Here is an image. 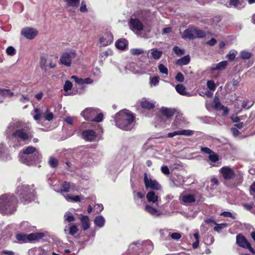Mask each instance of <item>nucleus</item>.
<instances>
[{
	"mask_svg": "<svg viewBox=\"0 0 255 255\" xmlns=\"http://www.w3.org/2000/svg\"><path fill=\"white\" fill-rule=\"evenodd\" d=\"M205 36L206 33L202 30L194 27H190L184 30L182 37L184 39H193L197 38H203Z\"/></svg>",
	"mask_w": 255,
	"mask_h": 255,
	"instance_id": "423d86ee",
	"label": "nucleus"
},
{
	"mask_svg": "<svg viewBox=\"0 0 255 255\" xmlns=\"http://www.w3.org/2000/svg\"><path fill=\"white\" fill-rule=\"evenodd\" d=\"M6 52L8 55L10 56L14 55L16 53L15 49L12 46L7 47L6 50Z\"/></svg>",
	"mask_w": 255,
	"mask_h": 255,
	"instance_id": "680f3d73",
	"label": "nucleus"
},
{
	"mask_svg": "<svg viewBox=\"0 0 255 255\" xmlns=\"http://www.w3.org/2000/svg\"><path fill=\"white\" fill-rule=\"evenodd\" d=\"M200 149L202 152H204L206 154H209V155L212 153L213 152L211 149L207 147L201 146L200 147Z\"/></svg>",
	"mask_w": 255,
	"mask_h": 255,
	"instance_id": "338daca9",
	"label": "nucleus"
},
{
	"mask_svg": "<svg viewBox=\"0 0 255 255\" xmlns=\"http://www.w3.org/2000/svg\"><path fill=\"white\" fill-rule=\"evenodd\" d=\"M82 227L83 230L86 231L90 227L89 218L87 216H82L81 218Z\"/></svg>",
	"mask_w": 255,
	"mask_h": 255,
	"instance_id": "e433bc0d",
	"label": "nucleus"
},
{
	"mask_svg": "<svg viewBox=\"0 0 255 255\" xmlns=\"http://www.w3.org/2000/svg\"><path fill=\"white\" fill-rule=\"evenodd\" d=\"M172 127L173 128H180L182 127L180 121H179L178 119H176L174 122L172 123Z\"/></svg>",
	"mask_w": 255,
	"mask_h": 255,
	"instance_id": "0e129e2a",
	"label": "nucleus"
},
{
	"mask_svg": "<svg viewBox=\"0 0 255 255\" xmlns=\"http://www.w3.org/2000/svg\"><path fill=\"white\" fill-rule=\"evenodd\" d=\"M216 226L214 228V230L218 233L220 232L221 230L227 227L228 225L227 223L217 224H215Z\"/></svg>",
	"mask_w": 255,
	"mask_h": 255,
	"instance_id": "09e8293b",
	"label": "nucleus"
},
{
	"mask_svg": "<svg viewBox=\"0 0 255 255\" xmlns=\"http://www.w3.org/2000/svg\"><path fill=\"white\" fill-rule=\"evenodd\" d=\"M227 61H223L216 64H213L211 67V70L212 71L223 70L227 67Z\"/></svg>",
	"mask_w": 255,
	"mask_h": 255,
	"instance_id": "7c9ffc66",
	"label": "nucleus"
},
{
	"mask_svg": "<svg viewBox=\"0 0 255 255\" xmlns=\"http://www.w3.org/2000/svg\"><path fill=\"white\" fill-rule=\"evenodd\" d=\"M60 252L63 255H72V252H71V250H69L65 246L62 247L60 249Z\"/></svg>",
	"mask_w": 255,
	"mask_h": 255,
	"instance_id": "864d4df0",
	"label": "nucleus"
},
{
	"mask_svg": "<svg viewBox=\"0 0 255 255\" xmlns=\"http://www.w3.org/2000/svg\"><path fill=\"white\" fill-rule=\"evenodd\" d=\"M208 158L211 162L210 164L212 166H215V163L219 160V155L214 152L209 155Z\"/></svg>",
	"mask_w": 255,
	"mask_h": 255,
	"instance_id": "58836bf2",
	"label": "nucleus"
},
{
	"mask_svg": "<svg viewBox=\"0 0 255 255\" xmlns=\"http://www.w3.org/2000/svg\"><path fill=\"white\" fill-rule=\"evenodd\" d=\"M175 89L176 92L181 95L186 96L188 97H190L191 96L190 93L187 92L186 91V88L184 85L182 84H177L175 86Z\"/></svg>",
	"mask_w": 255,
	"mask_h": 255,
	"instance_id": "f704fd0d",
	"label": "nucleus"
},
{
	"mask_svg": "<svg viewBox=\"0 0 255 255\" xmlns=\"http://www.w3.org/2000/svg\"><path fill=\"white\" fill-rule=\"evenodd\" d=\"M173 51L178 55H181L184 53V50L179 48L178 46H176L173 47Z\"/></svg>",
	"mask_w": 255,
	"mask_h": 255,
	"instance_id": "052dcab7",
	"label": "nucleus"
},
{
	"mask_svg": "<svg viewBox=\"0 0 255 255\" xmlns=\"http://www.w3.org/2000/svg\"><path fill=\"white\" fill-rule=\"evenodd\" d=\"M71 79H73L75 81V82L78 84L81 85H83L82 82H83V80L82 78H79L77 77L76 76L73 75L71 76Z\"/></svg>",
	"mask_w": 255,
	"mask_h": 255,
	"instance_id": "69168bd1",
	"label": "nucleus"
},
{
	"mask_svg": "<svg viewBox=\"0 0 255 255\" xmlns=\"http://www.w3.org/2000/svg\"><path fill=\"white\" fill-rule=\"evenodd\" d=\"M160 112L162 115L167 118H170L173 116L175 113V110L173 109L162 107Z\"/></svg>",
	"mask_w": 255,
	"mask_h": 255,
	"instance_id": "72a5a7b5",
	"label": "nucleus"
},
{
	"mask_svg": "<svg viewBox=\"0 0 255 255\" xmlns=\"http://www.w3.org/2000/svg\"><path fill=\"white\" fill-rule=\"evenodd\" d=\"M75 190H76V189L74 183L65 181L62 184L61 188L57 192L67 193L70 191H74Z\"/></svg>",
	"mask_w": 255,
	"mask_h": 255,
	"instance_id": "dca6fc26",
	"label": "nucleus"
},
{
	"mask_svg": "<svg viewBox=\"0 0 255 255\" xmlns=\"http://www.w3.org/2000/svg\"><path fill=\"white\" fill-rule=\"evenodd\" d=\"M75 57L76 52L74 50L64 52L60 57V64L66 67H69L71 65L72 60Z\"/></svg>",
	"mask_w": 255,
	"mask_h": 255,
	"instance_id": "0eeeda50",
	"label": "nucleus"
},
{
	"mask_svg": "<svg viewBox=\"0 0 255 255\" xmlns=\"http://www.w3.org/2000/svg\"><path fill=\"white\" fill-rule=\"evenodd\" d=\"M141 245L140 246V250L145 253V255H147L152 251L153 246L152 242L149 240L140 242Z\"/></svg>",
	"mask_w": 255,
	"mask_h": 255,
	"instance_id": "a211bd4d",
	"label": "nucleus"
},
{
	"mask_svg": "<svg viewBox=\"0 0 255 255\" xmlns=\"http://www.w3.org/2000/svg\"><path fill=\"white\" fill-rule=\"evenodd\" d=\"M0 95L11 97L13 95V93L11 92L9 90L0 89Z\"/></svg>",
	"mask_w": 255,
	"mask_h": 255,
	"instance_id": "3c124183",
	"label": "nucleus"
},
{
	"mask_svg": "<svg viewBox=\"0 0 255 255\" xmlns=\"http://www.w3.org/2000/svg\"><path fill=\"white\" fill-rule=\"evenodd\" d=\"M169 236L173 240H179L181 237V234L179 233H173L170 234Z\"/></svg>",
	"mask_w": 255,
	"mask_h": 255,
	"instance_id": "774afa93",
	"label": "nucleus"
},
{
	"mask_svg": "<svg viewBox=\"0 0 255 255\" xmlns=\"http://www.w3.org/2000/svg\"><path fill=\"white\" fill-rule=\"evenodd\" d=\"M64 231L66 235L73 236L77 233L78 229L75 224L70 223L65 227Z\"/></svg>",
	"mask_w": 255,
	"mask_h": 255,
	"instance_id": "5701e85b",
	"label": "nucleus"
},
{
	"mask_svg": "<svg viewBox=\"0 0 255 255\" xmlns=\"http://www.w3.org/2000/svg\"><path fill=\"white\" fill-rule=\"evenodd\" d=\"M65 247L69 250H71V252H72V255H77V254L79 252V250L77 249L73 243H70L69 244L67 245Z\"/></svg>",
	"mask_w": 255,
	"mask_h": 255,
	"instance_id": "79ce46f5",
	"label": "nucleus"
},
{
	"mask_svg": "<svg viewBox=\"0 0 255 255\" xmlns=\"http://www.w3.org/2000/svg\"><path fill=\"white\" fill-rule=\"evenodd\" d=\"M64 223H69L70 224L75 220V217L71 212H66L64 216Z\"/></svg>",
	"mask_w": 255,
	"mask_h": 255,
	"instance_id": "4c0bfd02",
	"label": "nucleus"
},
{
	"mask_svg": "<svg viewBox=\"0 0 255 255\" xmlns=\"http://www.w3.org/2000/svg\"><path fill=\"white\" fill-rule=\"evenodd\" d=\"M82 137L87 141L92 142L96 140L97 134L93 129H86L82 131Z\"/></svg>",
	"mask_w": 255,
	"mask_h": 255,
	"instance_id": "9b49d317",
	"label": "nucleus"
},
{
	"mask_svg": "<svg viewBox=\"0 0 255 255\" xmlns=\"http://www.w3.org/2000/svg\"><path fill=\"white\" fill-rule=\"evenodd\" d=\"M207 86L208 89L211 91H214L216 89V86L213 80H209L207 82Z\"/></svg>",
	"mask_w": 255,
	"mask_h": 255,
	"instance_id": "4d7b16f0",
	"label": "nucleus"
},
{
	"mask_svg": "<svg viewBox=\"0 0 255 255\" xmlns=\"http://www.w3.org/2000/svg\"><path fill=\"white\" fill-rule=\"evenodd\" d=\"M35 115L33 116V118L35 120L38 121L40 120L43 116L44 117L46 120H48V114H43L42 110L39 108H36L34 110Z\"/></svg>",
	"mask_w": 255,
	"mask_h": 255,
	"instance_id": "473e14b6",
	"label": "nucleus"
},
{
	"mask_svg": "<svg viewBox=\"0 0 255 255\" xmlns=\"http://www.w3.org/2000/svg\"><path fill=\"white\" fill-rule=\"evenodd\" d=\"M15 198L10 195L5 194L0 197V211L4 214H10L15 210Z\"/></svg>",
	"mask_w": 255,
	"mask_h": 255,
	"instance_id": "20e7f679",
	"label": "nucleus"
},
{
	"mask_svg": "<svg viewBox=\"0 0 255 255\" xmlns=\"http://www.w3.org/2000/svg\"><path fill=\"white\" fill-rule=\"evenodd\" d=\"M64 197L68 202H78L83 199V196L81 195L73 196L70 194H67L64 195Z\"/></svg>",
	"mask_w": 255,
	"mask_h": 255,
	"instance_id": "2f4dec72",
	"label": "nucleus"
},
{
	"mask_svg": "<svg viewBox=\"0 0 255 255\" xmlns=\"http://www.w3.org/2000/svg\"><path fill=\"white\" fill-rule=\"evenodd\" d=\"M144 183L146 189L158 190L161 188L160 184L155 180L151 179L146 173L144 174Z\"/></svg>",
	"mask_w": 255,
	"mask_h": 255,
	"instance_id": "6e6552de",
	"label": "nucleus"
},
{
	"mask_svg": "<svg viewBox=\"0 0 255 255\" xmlns=\"http://www.w3.org/2000/svg\"><path fill=\"white\" fill-rule=\"evenodd\" d=\"M236 243L239 246L243 248H246L248 247V245L250 244L245 237L241 235L237 236Z\"/></svg>",
	"mask_w": 255,
	"mask_h": 255,
	"instance_id": "a878e982",
	"label": "nucleus"
},
{
	"mask_svg": "<svg viewBox=\"0 0 255 255\" xmlns=\"http://www.w3.org/2000/svg\"><path fill=\"white\" fill-rule=\"evenodd\" d=\"M194 131L190 129H182L174 131L169 132L168 134V137H173L178 135H183L185 136H191L194 134Z\"/></svg>",
	"mask_w": 255,
	"mask_h": 255,
	"instance_id": "6ab92c4d",
	"label": "nucleus"
},
{
	"mask_svg": "<svg viewBox=\"0 0 255 255\" xmlns=\"http://www.w3.org/2000/svg\"><path fill=\"white\" fill-rule=\"evenodd\" d=\"M103 114L102 113H99V114L97 113V114L96 115V116H95L93 121L99 123V122H102L103 121Z\"/></svg>",
	"mask_w": 255,
	"mask_h": 255,
	"instance_id": "bf43d9fd",
	"label": "nucleus"
},
{
	"mask_svg": "<svg viewBox=\"0 0 255 255\" xmlns=\"http://www.w3.org/2000/svg\"><path fill=\"white\" fill-rule=\"evenodd\" d=\"M213 107L216 110H221L223 108V106L221 105L220 100L217 97H215L214 99Z\"/></svg>",
	"mask_w": 255,
	"mask_h": 255,
	"instance_id": "37998d69",
	"label": "nucleus"
},
{
	"mask_svg": "<svg viewBox=\"0 0 255 255\" xmlns=\"http://www.w3.org/2000/svg\"><path fill=\"white\" fill-rule=\"evenodd\" d=\"M227 7H234L241 9L245 7L244 3L240 0H229L224 4Z\"/></svg>",
	"mask_w": 255,
	"mask_h": 255,
	"instance_id": "f3484780",
	"label": "nucleus"
},
{
	"mask_svg": "<svg viewBox=\"0 0 255 255\" xmlns=\"http://www.w3.org/2000/svg\"><path fill=\"white\" fill-rule=\"evenodd\" d=\"M99 42L102 46H107L113 42V35L110 31L104 33L103 36L100 38Z\"/></svg>",
	"mask_w": 255,
	"mask_h": 255,
	"instance_id": "4468645a",
	"label": "nucleus"
},
{
	"mask_svg": "<svg viewBox=\"0 0 255 255\" xmlns=\"http://www.w3.org/2000/svg\"><path fill=\"white\" fill-rule=\"evenodd\" d=\"M66 2L67 6L72 7H78L80 0H64Z\"/></svg>",
	"mask_w": 255,
	"mask_h": 255,
	"instance_id": "a18cd8bd",
	"label": "nucleus"
},
{
	"mask_svg": "<svg viewBox=\"0 0 255 255\" xmlns=\"http://www.w3.org/2000/svg\"><path fill=\"white\" fill-rule=\"evenodd\" d=\"M49 164H50L51 167L54 168L58 165V161L54 157H51L49 161Z\"/></svg>",
	"mask_w": 255,
	"mask_h": 255,
	"instance_id": "6e6d98bb",
	"label": "nucleus"
},
{
	"mask_svg": "<svg viewBox=\"0 0 255 255\" xmlns=\"http://www.w3.org/2000/svg\"><path fill=\"white\" fill-rule=\"evenodd\" d=\"M44 236L43 233H32L27 235V242H32L42 238Z\"/></svg>",
	"mask_w": 255,
	"mask_h": 255,
	"instance_id": "c9c22d12",
	"label": "nucleus"
},
{
	"mask_svg": "<svg viewBox=\"0 0 255 255\" xmlns=\"http://www.w3.org/2000/svg\"><path fill=\"white\" fill-rule=\"evenodd\" d=\"M158 68L159 72L163 74L168 75V69L163 64H159L158 66Z\"/></svg>",
	"mask_w": 255,
	"mask_h": 255,
	"instance_id": "603ef678",
	"label": "nucleus"
},
{
	"mask_svg": "<svg viewBox=\"0 0 255 255\" xmlns=\"http://www.w3.org/2000/svg\"><path fill=\"white\" fill-rule=\"evenodd\" d=\"M94 223L97 227L101 228L105 226L106 220L103 216L99 215L95 218Z\"/></svg>",
	"mask_w": 255,
	"mask_h": 255,
	"instance_id": "c756f323",
	"label": "nucleus"
},
{
	"mask_svg": "<svg viewBox=\"0 0 255 255\" xmlns=\"http://www.w3.org/2000/svg\"><path fill=\"white\" fill-rule=\"evenodd\" d=\"M237 53V51L235 50L231 51L229 53L227 54V58H228L230 60L233 61L235 59Z\"/></svg>",
	"mask_w": 255,
	"mask_h": 255,
	"instance_id": "13d9d810",
	"label": "nucleus"
},
{
	"mask_svg": "<svg viewBox=\"0 0 255 255\" xmlns=\"http://www.w3.org/2000/svg\"><path fill=\"white\" fill-rule=\"evenodd\" d=\"M144 51L141 48H132L130 50V53L133 55H139L143 54Z\"/></svg>",
	"mask_w": 255,
	"mask_h": 255,
	"instance_id": "de8ad7c7",
	"label": "nucleus"
},
{
	"mask_svg": "<svg viewBox=\"0 0 255 255\" xmlns=\"http://www.w3.org/2000/svg\"><path fill=\"white\" fill-rule=\"evenodd\" d=\"M21 34L27 39H32L37 35L38 31L33 28L25 27L21 30Z\"/></svg>",
	"mask_w": 255,
	"mask_h": 255,
	"instance_id": "2eb2a0df",
	"label": "nucleus"
},
{
	"mask_svg": "<svg viewBox=\"0 0 255 255\" xmlns=\"http://www.w3.org/2000/svg\"><path fill=\"white\" fill-rule=\"evenodd\" d=\"M159 77L158 76H154L150 77V84L151 86H157L159 84Z\"/></svg>",
	"mask_w": 255,
	"mask_h": 255,
	"instance_id": "49530a36",
	"label": "nucleus"
},
{
	"mask_svg": "<svg viewBox=\"0 0 255 255\" xmlns=\"http://www.w3.org/2000/svg\"><path fill=\"white\" fill-rule=\"evenodd\" d=\"M47 58L45 57H41L40 60V65L41 68L44 70V71L46 72L47 70Z\"/></svg>",
	"mask_w": 255,
	"mask_h": 255,
	"instance_id": "8fccbe9b",
	"label": "nucleus"
},
{
	"mask_svg": "<svg viewBox=\"0 0 255 255\" xmlns=\"http://www.w3.org/2000/svg\"><path fill=\"white\" fill-rule=\"evenodd\" d=\"M10 158L4 145L2 144H0V159L3 161H7Z\"/></svg>",
	"mask_w": 255,
	"mask_h": 255,
	"instance_id": "bb28decb",
	"label": "nucleus"
},
{
	"mask_svg": "<svg viewBox=\"0 0 255 255\" xmlns=\"http://www.w3.org/2000/svg\"><path fill=\"white\" fill-rule=\"evenodd\" d=\"M146 197L149 203H152L156 206L158 205V197L154 191L148 192Z\"/></svg>",
	"mask_w": 255,
	"mask_h": 255,
	"instance_id": "b1692460",
	"label": "nucleus"
},
{
	"mask_svg": "<svg viewBox=\"0 0 255 255\" xmlns=\"http://www.w3.org/2000/svg\"><path fill=\"white\" fill-rule=\"evenodd\" d=\"M150 53V55L148 57L154 60L159 59L162 55V51L159 50L156 48H152L148 51V53Z\"/></svg>",
	"mask_w": 255,
	"mask_h": 255,
	"instance_id": "4be33fe9",
	"label": "nucleus"
},
{
	"mask_svg": "<svg viewBox=\"0 0 255 255\" xmlns=\"http://www.w3.org/2000/svg\"><path fill=\"white\" fill-rule=\"evenodd\" d=\"M98 110L93 108H87L81 113V115L87 121H93V119L98 113Z\"/></svg>",
	"mask_w": 255,
	"mask_h": 255,
	"instance_id": "f8f14e48",
	"label": "nucleus"
},
{
	"mask_svg": "<svg viewBox=\"0 0 255 255\" xmlns=\"http://www.w3.org/2000/svg\"><path fill=\"white\" fill-rule=\"evenodd\" d=\"M155 102L149 99H142L140 101L141 107L145 109L151 110L155 107Z\"/></svg>",
	"mask_w": 255,
	"mask_h": 255,
	"instance_id": "aec40b11",
	"label": "nucleus"
},
{
	"mask_svg": "<svg viewBox=\"0 0 255 255\" xmlns=\"http://www.w3.org/2000/svg\"><path fill=\"white\" fill-rule=\"evenodd\" d=\"M175 79L178 82H183L184 80V77L181 72H178L176 74Z\"/></svg>",
	"mask_w": 255,
	"mask_h": 255,
	"instance_id": "e2e57ef3",
	"label": "nucleus"
},
{
	"mask_svg": "<svg viewBox=\"0 0 255 255\" xmlns=\"http://www.w3.org/2000/svg\"><path fill=\"white\" fill-rule=\"evenodd\" d=\"M190 60V56L186 55L178 60L177 64L180 65H185L188 64Z\"/></svg>",
	"mask_w": 255,
	"mask_h": 255,
	"instance_id": "a19ab883",
	"label": "nucleus"
},
{
	"mask_svg": "<svg viewBox=\"0 0 255 255\" xmlns=\"http://www.w3.org/2000/svg\"><path fill=\"white\" fill-rule=\"evenodd\" d=\"M125 69L126 73H128L127 71H129L135 74L142 75L145 73V72L143 70L140 68L136 63L134 62L128 64L125 66Z\"/></svg>",
	"mask_w": 255,
	"mask_h": 255,
	"instance_id": "9d476101",
	"label": "nucleus"
},
{
	"mask_svg": "<svg viewBox=\"0 0 255 255\" xmlns=\"http://www.w3.org/2000/svg\"><path fill=\"white\" fill-rule=\"evenodd\" d=\"M27 235L22 233L17 234L15 235V238L17 242L19 243H24L27 242Z\"/></svg>",
	"mask_w": 255,
	"mask_h": 255,
	"instance_id": "ea45409f",
	"label": "nucleus"
},
{
	"mask_svg": "<svg viewBox=\"0 0 255 255\" xmlns=\"http://www.w3.org/2000/svg\"><path fill=\"white\" fill-rule=\"evenodd\" d=\"M252 56V53L251 52L243 51L241 52V57L243 59H248Z\"/></svg>",
	"mask_w": 255,
	"mask_h": 255,
	"instance_id": "5fc2aeb1",
	"label": "nucleus"
},
{
	"mask_svg": "<svg viewBox=\"0 0 255 255\" xmlns=\"http://www.w3.org/2000/svg\"><path fill=\"white\" fill-rule=\"evenodd\" d=\"M147 15L148 12L146 10H137L130 18L128 22L129 28L134 32L143 30V22L146 19Z\"/></svg>",
	"mask_w": 255,
	"mask_h": 255,
	"instance_id": "f03ea898",
	"label": "nucleus"
},
{
	"mask_svg": "<svg viewBox=\"0 0 255 255\" xmlns=\"http://www.w3.org/2000/svg\"><path fill=\"white\" fill-rule=\"evenodd\" d=\"M15 137L21 139L22 141L28 142L32 138V135L30 132H27L23 129H18L14 133Z\"/></svg>",
	"mask_w": 255,
	"mask_h": 255,
	"instance_id": "1a4fd4ad",
	"label": "nucleus"
},
{
	"mask_svg": "<svg viewBox=\"0 0 255 255\" xmlns=\"http://www.w3.org/2000/svg\"><path fill=\"white\" fill-rule=\"evenodd\" d=\"M224 178L226 180H231L235 176L234 170L229 166H224L220 170Z\"/></svg>",
	"mask_w": 255,
	"mask_h": 255,
	"instance_id": "ddd939ff",
	"label": "nucleus"
},
{
	"mask_svg": "<svg viewBox=\"0 0 255 255\" xmlns=\"http://www.w3.org/2000/svg\"><path fill=\"white\" fill-rule=\"evenodd\" d=\"M20 161L26 165L32 164L34 161H38L41 158V155L33 147L29 146L19 153Z\"/></svg>",
	"mask_w": 255,
	"mask_h": 255,
	"instance_id": "7ed1b4c3",
	"label": "nucleus"
},
{
	"mask_svg": "<svg viewBox=\"0 0 255 255\" xmlns=\"http://www.w3.org/2000/svg\"><path fill=\"white\" fill-rule=\"evenodd\" d=\"M72 87V84L69 81H66L63 87L64 90L65 92V95H70L71 94L68 92Z\"/></svg>",
	"mask_w": 255,
	"mask_h": 255,
	"instance_id": "c03bdc74",
	"label": "nucleus"
},
{
	"mask_svg": "<svg viewBox=\"0 0 255 255\" xmlns=\"http://www.w3.org/2000/svg\"><path fill=\"white\" fill-rule=\"evenodd\" d=\"M115 122L117 127L124 130H130L133 126L134 117L126 110H121L115 116Z\"/></svg>",
	"mask_w": 255,
	"mask_h": 255,
	"instance_id": "f257e3e1",
	"label": "nucleus"
},
{
	"mask_svg": "<svg viewBox=\"0 0 255 255\" xmlns=\"http://www.w3.org/2000/svg\"><path fill=\"white\" fill-rule=\"evenodd\" d=\"M144 210L151 216L156 217H158L162 214L160 211L148 204L145 205Z\"/></svg>",
	"mask_w": 255,
	"mask_h": 255,
	"instance_id": "412c9836",
	"label": "nucleus"
},
{
	"mask_svg": "<svg viewBox=\"0 0 255 255\" xmlns=\"http://www.w3.org/2000/svg\"><path fill=\"white\" fill-rule=\"evenodd\" d=\"M141 244H140V241H137L135 242H133L132 243L130 244L129 246L128 252L130 253H137L138 251H140V246Z\"/></svg>",
	"mask_w": 255,
	"mask_h": 255,
	"instance_id": "cd10ccee",
	"label": "nucleus"
},
{
	"mask_svg": "<svg viewBox=\"0 0 255 255\" xmlns=\"http://www.w3.org/2000/svg\"><path fill=\"white\" fill-rule=\"evenodd\" d=\"M180 198L185 205H188L194 203L196 200L195 196L190 194H184Z\"/></svg>",
	"mask_w": 255,
	"mask_h": 255,
	"instance_id": "393cba45",
	"label": "nucleus"
},
{
	"mask_svg": "<svg viewBox=\"0 0 255 255\" xmlns=\"http://www.w3.org/2000/svg\"><path fill=\"white\" fill-rule=\"evenodd\" d=\"M128 45V41L124 38L118 40L115 43L116 47L120 50H125Z\"/></svg>",
	"mask_w": 255,
	"mask_h": 255,
	"instance_id": "c85d7f7f",
	"label": "nucleus"
},
{
	"mask_svg": "<svg viewBox=\"0 0 255 255\" xmlns=\"http://www.w3.org/2000/svg\"><path fill=\"white\" fill-rule=\"evenodd\" d=\"M17 194L21 201L26 202L29 200L34 195V190L29 186L23 185L17 188Z\"/></svg>",
	"mask_w": 255,
	"mask_h": 255,
	"instance_id": "39448f33",
	"label": "nucleus"
}]
</instances>
